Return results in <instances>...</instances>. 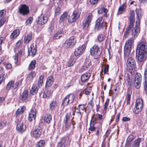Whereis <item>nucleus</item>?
Masks as SVG:
<instances>
[{"mask_svg":"<svg viewBox=\"0 0 147 147\" xmlns=\"http://www.w3.org/2000/svg\"><path fill=\"white\" fill-rule=\"evenodd\" d=\"M92 18V15L91 13H89L87 14L83 22V28L86 30L89 27Z\"/></svg>","mask_w":147,"mask_h":147,"instance_id":"nucleus-8","label":"nucleus"},{"mask_svg":"<svg viewBox=\"0 0 147 147\" xmlns=\"http://www.w3.org/2000/svg\"><path fill=\"white\" fill-rule=\"evenodd\" d=\"M90 62L88 59H86L85 62L83 66L82 67V69L83 70H86L90 67Z\"/></svg>","mask_w":147,"mask_h":147,"instance_id":"nucleus-34","label":"nucleus"},{"mask_svg":"<svg viewBox=\"0 0 147 147\" xmlns=\"http://www.w3.org/2000/svg\"><path fill=\"white\" fill-rule=\"evenodd\" d=\"M81 13V9L78 8L74 11L71 15H69L68 19L69 22L73 23L76 21L79 17Z\"/></svg>","mask_w":147,"mask_h":147,"instance_id":"nucleus-4","label":"nucleus"},{"mask_svg":"<svg viewBox=\"0 0 147 147\" xmlns=\"http://www.w3.org/2000/svg\"><path fill=\"white\" fill-rule=\"evenodd\" d=\"M6 11L5 10H2L0 11V18L4 16L6 13Z\"/></svg>","mask_w":147,"mask_h":147,"instance_id":"nucleus-59","label":"nucleus"},{"mask_svg":"<svg viewBox=\"0 0 147 147\" xmlns=\"http://www.w3.org/2000/svg\"><path fill=\"white\" fill-rule=\"evenodd\" d=\"M132 78L129 75L127 74L125 76V80L127 82L128 86L129 87H131L132 83Z\"/></svg>","mask_w":147,"mask_h":147,"instance_id":"nucleus-29","label":"nucleus"},{"mask_svg":"<svg viewBox=\"0 0 147 147\" xmlns=\"http://www.w3.org/2000/svg\"><path fill=\"white\" fill-rule=\"evenodd\" d=\"M35 76L36 74L34 71L31 72L28 75L27 78V81H32Z\"/></svg>","mask_w":147,"mask_h":147,"instance_id":"nucleus-36","label":"nucleus"},{"mask_svg":"<svg viewBox=\"0 0 147 147\" xmlns=\"http://www.w3.org/2000/svg\"><path fill=\"white\" fill-rule=\"evenodd\" d=\"M66 96L63 99V102L62 103V105H63L64 106H66L68 105L69 104H70Z\"/></svg>","mask_w":147,"mask_h":147,"instance_id":"nucleus-45","label":"nucleus"},{"mask_svg":"<svg viewBox=\"0 0 147 147\" xmlns=\"http://www.w3.org/2000/svg\"><path fill=\"white\" fill-rule=\"evenodd\" d=\"M138 61L139 62H142L145 60L147 56V53L142 52H138Z\"/></svg>","mask_w":147,"mask_h":147,"instance_id":"nucleus-25","label":"nucleus"},{"mask_svg":"<svg viewBox=\"0 0 147 147\" xmlns=\"http://www.w3.org/2000/svg\"><path fill=\"white\" fill-rule=\"evenodd\" d=\"M130 94L128 93L127 94L126 97L127 102V104H129L130 103Z\"/></svg>","mask_w":147,"mask_h":147,"instance_id":"nucleus-57","label":"nucleus"},{"mask_svg":"<svg viewBox=\"0 0 147 147\" xmlns=\"http://www.w3.org/2000/svg\"><path fill=\"white\" fill-rule=\"evenodd\" d=\"M33 20V18L32 17H30L26 21V25H29L32 22Z\"/></svg>","mask_w":147,"mask_h":147,"instance_id":"nucleus-52","label":"nucleus"},{"mask_svg":"<svg viewBox=\"0 0 147 147\" xmlns=\"http://www.w3.org/2000/svg\"><path fill=\"white\" fill-rule=\"evenodd\" d=\"M144 84L145 92L147 94V80H145Z\"/></svg>","mask_w":147,"mask_h":147,"instance_id":"nucleus-51","label":"nucleus"},{"mask_svg":"<svg viewBox=\"0 0 147 147\" xmlns=\"http://www.w3.org/2000/svg\"><path fill=\"white\" fill-rule=\"evenodd\" d=\"M124 57H125V56ZM128 57L127 58H126L125 59V57L124 58L125 59H127L126 64L127 67H130L131 69L132 70L135 67L136 64L135 62L134 59L131 57H129L128 58Z\"/></svg>","mask_w":147,"mask_h":147,"instance_id":"nucleus-13","label":"nucleus"},{"mask_svg":"<svg viewBox=\"0 0 147 147\" xmlns=\"http://www.w3.org/2000/svg\"><path fill=\"white\" fill-rule=\"evenodd\" d=\"M61 13L60 9L59 7L57 8L55 10V15H59Z\"/></svg>","mask_w":147,"mask_h":147,"instance_id":"nucleus-55","label":"nucleus"},{"mask_svg":"<svg viewBox=\"0 0 147 147\" xmlns=\"http://www.w3.org/2000/svg\"><path fill=\"white\" fill-rule=\"evenodd\" d=\"M65 146L64 144L62 143H59L57 145V147H65Z\"/></svg>","mask_w":147,"mask_h":147,"instance_id":"nucleus-64","label":"nucleus"},{"mask_svg":"<svg viewBox=\"0 0 147 147\" xmlns=\"http://www.w3.org/2000/svg\"><path fill=\"white\" fill-rule=\"evenodd\" d=\"M16 128L19 131L23 132L26 130V127L20 121L17 122Z\"/></svg>","mask_w":147,"mask_h":147,"instance_id":"nucleus-17","label":"nucleus"},{"mask_svg":"<svg viewBox=\"0 0 147 147\" xmlns=\"http://www.w3.org/2000/svg\"><path fill=\"white\" fill-rule=\"evenodd\" d=\"M137 20L136 22L135 26L132 31V35L134 38H136L140 31V18L142 15V12L140 8H137L136 10Z\"/></svg>","mask_w":147,"mask_h":147,"instance_id":"nucleus-1","label":"nucleus"},{"mask_svg":"<svg viewBox=\"0 0 147 147\" xmlns=\"http://www.w3.org/2000/svg\"><path fill=\"white\" fill-rule=\"evenodd\" d=\"M45 144V141L43 140H40L38 142L35 147H44Z\"/></svg>","mask_w":147,"mask_h":147,"instance_id":"nucleus-42","label":"nucleus"},{"mask_svg":"<svg viewBox=\"0 0 147 147\" xmlns=\"http://www.w3.org/2000/svg\"><path fill=\"white\" fill-rule=\"evenodd\" d=\"M86 45L83 44L76 49L74 51V55L76 57L82 55L84 52L86 48Z\"/></svg>","mask_w":147,"mask_h":147,"instance_id":"nucleus-12","label":"nucleus"},{"mask_svg":"<svg viewBox=\"0 0 147 147\" xmlns=\"http://www.w3.org/2000/svg\"><path fill=\"white\" fill-rule=\"evenodd\" d=\"M94 103L92 100H91L88 103V106L91 108H92L93 107Z\"/></svg>","mask_w":147,"mask_h":147,"instance_id":"nucleus-58","label":"nucleus"},{"mask_svg":"<svg viewBox=\"0 0 147 147\" xmlns=\"http://www.w3.org/2000/svg\"><path fill=\"white\" fill-rule=\"evenodd\" d=\"M44 76L43 75L41 76L38 80V83L36 84V85H38L40 86V85L42 84L43 82V80Z\"/></svg>","mask_w":147,"mask_h":147,"instance_id":"nucleus-48","label":"nucleus"},{"mask_svg":"<svg viewBox=\"0 0 147 147\" xmlns=\"http://www.w3.org/2000/svg\"><path fill=\"white\" fill-rule=\"evenodd\" d=\"M52 93L51 90L46 89L43 93V97L45 98H48L51 96Z\"/></svg>","mask_w":147,"mask_h":147,"instance_id":"nucleus-31","label":"nucleus"},{"mask_svg":"<svg viewBox=\"0 0 147 147\" xmlns=\"http://www.w3.org/2000/svg\"><path fill=\"white\" fill-rule=\"evenodd\" d=\"M57 105V103L55 100L53 101L50 103L49 106V110L52 111L55 110V108Z\"/></svg>","mask_w":147,"mask_h":147,"instance_id":"nucleus-33","label":"nucleus"},{"mask_svg":"<svg viewBox=\"0 0 147 147\" xmlns=\"http://www.w3.org/2000/svg\"><path fill=\"white\" fill-rule=\"evenodd\" d=\"M36 116V111L35 109H32L31 110L29 114V120L31 121L33 119H35Z\"/></svg>","mask_w":147,"mask_h":147,"instance_id":"nucleus-19","label":"nucleus"},{"mask_svg":"<svg viewBox=\"0 0 147 147\" xmlns=\"http://www.w3.org/2000/svg\"><path fill=\"white\" fill-rule=\"evenodd\" d=\"M68 100L70 103H72L75 98V96L73 94H70L66 96Z\"/></svg>","mask_w":147,"mask_h":147,"instance_id":"nucleus-37","label":"nucleus"},{"mask_svg":"<svg viewBox=\"0 0 147 147\" xmlns=\"http://www.w3.org/2000/svg\"><path fill=\"white\" fill-rule=\"evenodd\" d=\"M63 32L62 29L59 30L53 36V39L54 40L58 39L62 37L60 35Z\"/></svg>","mask_w":147,"mask_h":147,"instance_id":"nucleus-28","label":"nucleus"},{"mask_svg":"<svg viewBox=\"0 0 147 147\" xmlns=\"http://www.w3.org/2000/svg\"><path fill=\"white\" fill-rule=\"evenodd\" d=\"M40 87L39 85L34 84L32 87L30 88V93L32 95L36 94Z\"/></svg>","mask_w":147,"mask_h":147,"instance_id":"nucleus-20","label":"nucleus"},{"mask_svg":"<svg viewBox=\"0 0 147 147\" xmlns=\"http://www.w3.org/2000/svg\"><path fill=\"white\" fill-rule=\"evenodd\" d=\"M37 51L36 47L34 44L31 45L30 48L28 49V54L33 57L35 55Z\"/></svg>","mask_w":147,"mask_h":147,"instance_id":"nucleus-16","label":"nucleus"},{"mask_svg":"<svg viewBox=\"0 0 147 147\" xmlns=\"http://www.w3.org/2000/svg\"><path fill=\"white\" fill-rule=\"evenodd\" d=\"M142 140V139L140 138H138L136 140L133 142L132 147H139L140 143Z\"/></svg>","mask_w":147,"mask_h":147,"instance_id":"nucleus-32","label":"nucleus"},{"mask_svg":"<svg viewBox=\"0 0 147 147\" xmlns=\"http://www.w3.org/2000/svg\"><path fill=\"white\" fill-rule=\"evenodd\" d=\"M42 129L40 126L34 129H33L30 132L31 136L35 138H39L41 134Z\"/></svg>","mask_w":147,"mask_h":147,"instance_id":"nucleus-11","label":"nucleus"},{"mask_svg":"<svg viewBox=\"0 0 147 147\" xmlns=\"http://www.w3.org/2000/svg\"><path fill=\"white\" fill-rule=\"evenodd\" d=\"M133 37L129 38L126 42L124 47V53L125 58L129 56L131 48L134 44Z\"/></svg>","mask_w":147,"mask_h":147,"instance_id":"nucleus-2","label":"nucleus"},{"mask_svg":"<svg viewBox=\"0 0 147 147\" xmlns=\"http://www.w3.org/2000/svg\"><path fill=\"white\" fill-rule=\"evenodd\" d=\"M133 27V26H130L129 25L128 26L124 33V36L125 38L128 37L130 34V30Z\"/></svg>","mask_w":147,"mask_h":147,"instance_id":"nucleus-41","label":"nucleus"},{"mask_svg":"<svg viewBox=\"0 0 147 147\" xmlns=\"http://www.w3.org/2000/svg\"><path fill=\"white\" fill-rule=\"evenodd\" d=\"M32 38V32L28 33L26 35L24 38V42L25 44H28L29 43Z\"/></svg>","mask_w":147,"mask_h":147,"instance_id":"nucleus-24","label":"nucleus"},{"mask_svg":"<svg viewBox=\"0 0 147 147\" xmlns=\"http://www.w3.org/2000/svg\"><path fill=\"white\" fill-rule=\"evenodd\" d=\"M134 138V136L132 135H130L128 137L126 143L127 144H129L130 142H131L133 140Z\"/></svg>","mask_w":147,"mask_h":147,"instance_id":"nucleus-47","label":"nucleus"},{"mask_svg":"<svg viewBox=\"0 0 147 147\" xmlns=\"http://www.w3.org/2000/svg\"><path fill=\"white\" fill-rule=\"evenodd\" d=\"M54 82L53 77L52 76H49L47 78L45 86L46 88L49 87L51 86L52 84Z\"/></svg>","mask_w":147,"mask_h":147,"instance_id":"nucleus-27","label":"nucleus"},{"mask_svg":"<svg viewBox=\"0 0 147 147\" xmlns=\"http://www.w3.org/2000/svg\"><path fill=\"white\" fill-rule=\"evenodd\" d=\"M36 63V60H33L32 61L29 65L28 69L29 70H32L34 69L35 68Z\"/></svg>","mask_w":147,"mask_h":147,"instance_id":"nucleus-38","label":"nucleus"},{"mask_svg":"<svg viewBox=\"0 0 147 147\" xmlns=\"http://www.w3.org/2000/svg\"><path fill=\"white\" fill-rule=\"evenodd\" d=\"M3 65L5 66V67L8 69H10L12 67V65L10 63H3Z\"/></svg>","mask_w":147,"mask_h":147,"instance_id":"nucleus-56","label":"nucleus"},{"mask_svg":"<svg viewBox=\"0 0 147 147\" xmlns=\"http://www.w3.org/2000/svg\"><path fill=\"white\" fill-rule=\"evenodd\" d=\"M19 11L23 15H26L29 12V7L25 4L22 5L19 9Z\"/></svg>","mask_w":147,"mask_h":147,"instance_id":"nucleus-14","label":"nucleus"},{"mask_svg":"<svg viewBox=\"0 0 147 147\" xmlns=\"http://www.w3.org/2000/svg\"><path fill=\"white\" fill-rule=\"evenodd\" d=\"M6 124V121L5 119H3L0 121V128H3L5 126Z\"/></svg>","mask_w":147,"mask_h":147,"instance_id":"nucleus-44","label":"nucleus"},{"mask_svg":"<svg viewBox=\"0 0 147 147\" xmlns=\"http://www.w3.org/2000/svg\"><path fill=\"white\" fill-rule=\"evenodd\" d=\"M99 0H90L91 4L93 5H95L97 3Z\"/></svg>","mask_w":147,"mask_h":147,"instance_id":"nucleus-62","label":"nucleus"},{"mask_svg":"<svg viewBox=\"0 0 147 147\" xmlns=\"http://www.w3.org/2000/svg\"><path fill=\"white\" fill-rule=\"evenodd\" d=\"M105 34H100L98 36V38L99 42H101L105 39Z\"/></svg>","mask_w":147,"mask_h":147,"instance_id":"nucleus-46","label":"nucleus"},{"mask_svg":"<svg viewBox=\"0 0 147 147\" xmlns=\"http://www.w3.org/2000/svg\"><path fill=\"white\" fill-rule=\"evenodd\" d=\"M90 76L91 74L90 73H85L83 74L81 77V81L83 83L86 82L88 81Z\"/></svg>","mask_w":147,"mask_h":147,"instance_id":"nucleus-23","label":"nucleus"},{"mask_svg":"<svg viewBox=\"0 0 147 147\" xmlns=\"http://www.w3.org/2000/svg\"><path fill=\"white\" fill-rule=\"evenodd\" d=\"M48 20V17L46 16H41L38 18V23L41 25H43L46 23Z\"/></svg>","mask_w":147,"mask_h":147,"instance_id":"nucleus-21","label":"nucleus"},{"mask_svg":"<svg viewBox=\"0 0 147 147\" xmlns=\"http://www.w3.org/2000/svg\"><path fill=\"white\" fill-rule=\"evenodd\" d=\"M134 79L138 81H141V75L139 73H137L135 75Z\"/></svg>","mask_w":147,"mask_h":147,"instance_id":"nucleus-49","label":"nucleus"},{"mask_svg":"<svg viewBox=\"0 0 147 147\" xmlns=\"http://www.w3.org/2000/svg\"><path fill=\"white\" fill-rule=\"evenodd\" d=\"M28 91L27 90H24L20 95V98L22 101H25L28 98Z\"/></svg>","mask_w":147,"mask_h":147,"instance_id":"nucleus-22","label":"nucleus"},{"mask_svg":"<svg viewBox=\"0 0 147 147\" xmlns=\"http://www.w3.org/2000/svg\"><path fill=\"white\" fill-rule=\"evenodd\" d=\"M68 15V13L67 12H64L61 15V16L59 22L61 24L63 25L65 24L67 21V16Z\"/></svg>","mask_w":147,"mask_h":147,"instance_id":"nucleus-18","label":"nucleus"},{"mask_svg":"<svg viewBox=\"0 0 147 147\" xmlns=\"http://www.w3.org/2000/svg\"><path fill=\"white\" fill-rule=\"evenodd\" d=\"M144 80H147V68L144 70Z\"/></svg>","mask_w":147,"mask_h":147,"instance_id":"nucleus-63","label":"nucleus"},{"mask_svg":"<svg viewBox=\"0 0 147 147\" xmlns=\"http://www.w3.org/2000/svg\"><path fill=\"white\" fill-rule=\"evenodd\" d=\"M26 107L24 106H22L20 108H18L16 113V116H17L20 114H22L26 110Z\"/></svg>","mask_w":147,"mask_h":147,"instance_id":"nucleus-30","label":"nucleus"},{"mask_svg":"<svg viewBox=\"0 0 147 147\" xmlns=\"http://www.w3.org/2000/svg\"><path fill=\"white\" fill-rule=\"evenodd\" d=\"M107 26L106 23L102 20V17L99 18L96 21L95 25V29L98 30H101ZM105 29L106 28H105Z\"/></svg>","mask_w":147,"mask_h":147,"instance_id":"nucleus-9","label":"nucleus"},{"mask_svg":"<svg viewBox=\"0 0 147 147\" xmlns=\"http://www.w3.org/2000/svg\"><path fill=\"white\" fill-rule=\"evenodd\" d=\"M5 76L4 74L0 75V84L2 83L3 81L5 80Z\"/></svg>","mask_w":147,"mask_h":147,"instance_id":"nucleus-53","label":"nucleus"},{"mask_svg":"<svg viewBox=\"0 0 147 147\" xmlns=\"http://www.w3.org/2000/svg\"><path fill=\"white\" fill-rule=\"evenodd\" d=\"M102 50L97 44H95L90 50L91 55L93 56L94 59L98 58L101 55Z\"/></svg>","mask_w":147,"mask_h":147,"instance_id":"nucleus-3","label":"nucleus"},{"mask_svg":"<svg viewBox=\"0 0 147 147\" xmlns=\"http://www.w3.org/2000/svg\"><path fill=\"white\" fill-rule=\"evenodd\" d=\"M18 57L17 56V55H15L13 57V58L15 60V63L16 65H17V63L18 61Z\"/></svg>","mask_w":147,"mask_h":147,"instance_id":"nucleus-61","label":"nucleus"},{"mask_svg":"<svg viewBox=\"0 0 147 147\" xmlns=\"http://www.w3.org/2000/svg\"><path fill=\"white\" fill-rule=\"evenodd\" d=\"M143 107V102L142 99L141 98H138L136 101L134 112L135 114H138L141 111Z\"/></svg>","mask_w":147,"mask_h":147,"instance_id":"nucleus-5","label":"nucleus"},{"mask_svg":"<svg viewBox=\"0 0 147 147\" xmlns=\"http://www.w3.org/2000/svg\"><path fill=\"white\" fill-rule=\"evenodd\" d=\"M147 51V43L145 41L140 42L138 45L136 52L146 53Z\"/></svg>","mask_w":147,"mask_h":147,"instance_id":"nucleus-10","label":"nucleus"},{"mask_svg":"<svg viewBox=\"0 0 147 147\" xmlns=\"http://www.w3.org/2000/svg\"><path fill=\"white\" fill-rule=\"evenodd\" d=\"M76 60L75 58H71L67 63V65L70 67L72 65L75 63Z\"/></svg>","mask_w":147,"mask_h":147,"instance_id":"nucleus-43","label":"nucleus"},{"mask_svg":"<svg viewBox=\"0 0 147 147\" xmlns=\"http://www.w3.org/2000/svg\"><path fill=\"white\" fill-rule=\"evenodd\" d=\"M71 115V113L70 112H69L66 114L65 118L66 119L65 121V123L66 124L67 123V121L69 120L70 115Z\"/></svg>","mask_w":147,"mask_h":147,"instance_id":"nucleus-50","label":"nucleus"},{"mask_svg":"<svg viewBox=\"0 0 147 147\" xmlns=\"http://www.w3.org/2000/svg\"><path fill=\"white\" fill-rule=\"evenodd\" d=\"M96 123V120L94 119L93 120L92 119L90 123V127L89 128V129L92 131H94L96 128L94 126L95 124Z\"/></svg>","mask_w":147,"mask_h":147,"instance_id":"nucleus-35","label":"nucleus"},{"mask_svg":"<svg viewBox=\"0 0 147 147\" xmlns=\"http://www.w3.org/2000/svg\"><path fill=\"white\" fill-rule=\"evenodd\" d=\"M78 107L80 110L83 111L85 109V105H80Z\"/></svg>","mask_w":147,"mask_h":147,"instance_id":"nucleus-60","label":"nucleus"},{"mask_svg":"<svg viewBox=\"0 0 147 147\" xmlns=\"http://www.w3.org/2000/svg\"><path fill=\"white\" fill-rule=\"evenodd\" d=\"M52 117L50 114H47L45 117L44 119L45 121L47 123H49L52 120Z\"/></svg>","mask_w":147,"mask_h":147,"instance_id":"nucleus-39","label":"nucleus"},{"mask_svg":"<svg viewBox=\"0 0 147 147\" xmlns=\"http://www.w3.org/2000/svg\"><path fill=\"white\" fill-rule=\"evenodd\" d=\"M19 34L18 31L17 30H16L11 34L10 36V38L13 40L17 37Z\"/></svg>","mask_w":147,"mask_h":147,"instance_id":"nucleus-40","label":"nucleus"},{"mask_svg":"<svg viewBox=\"0 0 147 147\" xmlns=\"http://www.w3.org/2000/svg\"><path fill=\"white\" fill-rule=\"evenodd\" d=\"M22 79H21L20 80L14 83V82L13 80L9 81L7 84L6 89L7 90H9L11 87L14 89L17 90L19 86L21 85L22 84Z\"/></svg>","mask_w":147,"mask_h":147,"instance_id":"nucleus-6","label":"nucleus"},{"mask_svg":"<svg viewBox=\"0 0 147 147\" xmlns=\"http://www.w3.org/2000/svg\"><path fill=\"white\" fill-rule=\"evenodd\" d=\"M109 100H106L105 102L104 107V109L105 111H107V108L108 106L109 105Z\"/></svg>","mask_w":147,"mask_h":147,"instance_id":"nucleus-54","label":"nucleus"},{"mask_svg":"<svg viewBox=\"0 0 147 147\" xmlns=\"http://www.w3.org/2000/svg\"><path fill=\"white\" fill-rule=\"evenodd\" d=\"M128 18L130 26H134V22L135 21V13L134 11H131L129 13Z\"/></svg>","mask_w":147,"mask_h":147,"instance_id":"nucleus-15","label":"nucleus"},{"mask_svg":"<svg viewBox=\"0 0 147 147\" xmlns=\"http://www.w3.org/2000/svg\"><path fill=\"white\" fill-rule=\"evenodd\" d=\"M76 42L75 37L71 36L65 41L64 43V46L66 48H71L74 46Z\"/></svg>","mask_w":147,"mask_h":147,"instance_id":"nucleus-7","label":"nucleus"},{"mask_svg":"<svg viewBox=\"0 0 147 147\" xmlns=\"http://www.w3.org/2000/svg\"><path fill=\"white\" fill-rule=\"evenodd\" d=\"M126 7L127 4L126 3H124L121 5L118 9L119 14H121L124 13L126 10Z\"/></svg>","mask_w":147,"mask_h":147,"instance_id":"nucleus-26","label":"nucleus"}]
</instances>
